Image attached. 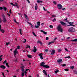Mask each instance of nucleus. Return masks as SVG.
<instances>
[{"instance_id":"nucleus-1","label":"nucleus","mask_w":77,"mask_h":77,"mask_svg":"<svg viewBox=\"0 0 77 77\" xmlns=\"http://www.w3.org/2000/svg\"><path fill=\"white\" fill-rule=\"evenodd\" d=\"M68 31L69 32H72V33H73V32H74L75 31V29L74 28L71 27L69 29Z\"/></svg>"},{"instance_id":"nucleus-2","label":"nucleus","mask_w":77,"mask_h":77,"mask_svg":"<svg viewBox=\"0 0 77 77\" xmlns=\"http://www.w3.org/2000/svg\"><path fill=\"white\" fill-rule=\"evenodd\" d=\"M58 30L60 32H63V29L62 28V26L59 25L58 26Z\"/></svg>"},{"instance_id":"nucleus-3","label":"nucleus","mask_w":77,"mask_h":77,"mask_svg":"<svg viewBox=\"0 0 77 77\" xmlns=\"http://www.w3.org/2000/svg\"><path fill=\"white\" fill-rule=\"evenodd\" d=\"M37 25L36 26L35 25V28H36V29H38V28H39V26H40V25L41 24L40 23V22L38 21L37 22Z\"/></svg>"},{"instance_id":"nucleus-4","label":"nucleus","mask_w":77,"mask_h":77,"mask_svg":"<svg viewBox=\"0 0 77 77\" xmlns=\"http://www.w3.org/2000/svg\"><path fill=\"white\" fill-rule=\"evenodd\" d=\"M62 63V59H60L58 60V63L61 64Z\"/></svg>"},{"instance_id":"nucleus-5","label":"nucleus","mask_w":77,"mask_h":77,"mask_svg":"<svg viewBox=\"0 0 77 77\" xmlns=\"http://www.w3.org/2000/svg\"><path fill=\"white\" fill-rule=\"evenodd\" d=\"M58 8L59 9H61L62 8V6L60 4H58Z\"/></svg>"},{"instance_id":"nucleus-6","label":"nucleus","mask_w":77,"mask_h":77,"mask_svg":"<svg viewBox=\"0 0 77 77\" xmlns=\"http://www.w3.org/2000/svg\"><path fill=\"white\" fill-rule=\"evenodd\" d=\"M15 4L16 5H14L13 3H11L10 5H11L12 6H18V4L17 2H15Z\"/></svg>"},{"instance_id":"nucleus-7","label":"nucleus","mask_w":77,"mask_h":77,"mask_svg":"<svg viewBox=\"0 0 77 77\" xmlns=\"http://www.w3.org/2000/svg\"><path fill=\"white\" fill-rule=\"evenodd\" d=\"M37 50V49L36 48V47L35 46H34V49L32 50V51L34 52V53H36V51Z\"/></svg>"},{"instance_id":"nucleus-8","label":"nucleus","mask_w":77,"mask_h":77,"mask_svg":"<svg viewBox=\"0 0 77 77\" xmlns=\"http://www.w3.org/2000/svg\"><path fill=\"white\" fill-rule=\"evenodd\" d=\"M40 57V58L41 59H43V57H42V54L40 53L38 55Z\"/></svg>"},{"instance_id":"nucleus-9","label":"nucleus","mask_w":77,"mask_h":77,"mask_svg":"<svg viewBox=\"0 0 77 77\" xmlns=\"http://www.w3.org/2000/svg\"><path fill=\"white\" fill-rule=\"evenodd\" d=\"M14 55L15 56L16 54H18V51H17V49H15L14 51Z\"/></svg>"},{"instance_id":"nucleus-10","label":"nucleus","mask_w":77,"mask_h":77,"mask_svg":"<svg viewBox=\"0 0 77 77\" xmlns=\"http://www.w3.org/2000/svg\"><path fill=\"white\" fill-rule=\"evenodd\" d=\"M60 23L62 25H65V26H66V24L63 22L60 21Z\"/></svg>"},{"instance_id":"nucleus-11","label":"nucleus","mask_w":77,"mask_h":77,"mask_svg":"<svg viewBox=\"0 0 77 77\" xmlns=\"http://www.w3.org/2000/svg\"><path fill=\"white\" fill-rule=\"evenodd\" d=\"M0 68H2V69H5L6 68L5 66L3 65L0 66Z\"/></svg>"},{"instance_id":"nucleus-12","label":"nucleus","mask_w":77,"mask_h":77,"mask_svg":"<svg viewBox=\"0 0 77 77\" xmlns=\"http://www.w3.org/2000/svg\"><path fill=\"white\" fill-rule=\"evenodd\" d=\"M21 70L22 71H23V72H24V67L23 66H22L21 67Z\"/></svg>"},{"instance_id":"nucleus-13","label":"nucleus","mask_w":77,"mask_h":77,"mask_svg":"<svg viewBox=\"0 0 77 77\" xmlns=\"http://www.w3.org/2000/svg\"><path fill=\"white\" fill-rule=\"evenodd\" d=\"M45 64V63L44 62H42V63L41 64V66H43V67H44V66H45V65L44 64Z\"/></svg>"},{"instance_id":"nucleus-14","label":"nucleus","mask_w":77,"mask_h":77,"mask_svg":"<svg viewBox=\"0 0 77 77\" xmlns=\"http://www.w3.org/2000/svg\"><path fill=\"white\" fill-rule=\"evenodd\" d=\"M24 15L25 16V18H26V20H29V18H28V17H27V16L26 14H24Z\"/></svg>"},{"instance_id":"nucleus-15","label":"nucleus","mask_w":77,"mask_h":77,"mask_svg":"<svg viewBox=\"0 0 77 77\" xmlns=\"http://www.w3.org/2000/svg\"><path fill=\"white\" fill-rule=\"evenodd\" d=\"M55 53V50H52L51 51V54L53 55Z\"/></svg>"},{"instance_id":"nucleus-16","label":"nucleus","mask_w":77,"mask_h":77,"mask_svg":"<svg viewBox=\"0 0 77 77\" xmlns=\"http://www.w3.org/2000/svg\"><path fill=\"white\" fill-rule=\"evenodd\" d=\"M44 68H50V66L47 65H45L44 66V67H43Z\"/></svg>"},{"instance_id":"nucleus-17","label":"nucleus","mask_w":77,"mask_h":77,"mask_svg":"<svg viewBox=\"0 0 77 77\" xmlns=\"http://www.w3.org/2000/svg\"><path fill=\"white\" fill-rule=\"evenodd\" d=\"M40 32H42L44 34H45V35H47V32H45V31L42 30H41L40 31Z\"/></svg>"},{"instance_id":"nucleus-18","label":"nucleus","mask_w":77,"mask_h":77,"mask_svg":"<svg viewBox=\"0 0 77 77\" xmlns=\"http://www.w3.org/2000/svg\"><path fill=\"white\" fill-rule=\"evenodd\" d=\"M27 56L29 57V58H32V56L30 54L27 55Z\"/></svg>"},{"instance_id":"nucleus-19","label":"nucleus","mask_w":77,"mask_h":77,"mask_svg":"<svg viewBox=\"0 0 77 77\" xmlns=\"http://www.w3.org/2000/svg\"><path fill=\"white\" fill-rule=\"evenodd\" d=\"M4 23H6V20L5 17H3V20H2Z\"/></svg>"},{"instance_id":"nucleus-20","label":"nucleus","mask_w":77,"mask_h":77,"mask_svg":"<svg viewBox=\"0 0 77 77\" xmlns=\"http://www.w3.org/2000/svg\"><path fill=\"white\" fill-rule=\"evenodd\" d=\"M43 73H44L45 75H47V72H46V71H45V70H43Z\"/></svg>"},{"instance_id":"nucleus-21","label":"nucleus","mask_w":77,"mask_h":77,"mask_svg":"<svg viewBox=\"0 0 77 77\" xmlns=\"http://www.w3.org/2000/svg\"><path fill=\"white\" fill-rule=\"evenodd\" d=\"M37 2L39 3H42V1L38 0L37 1Z\"/></svg>"},{"instance_id":"nucleus-22","label":"nucleus","mask_w":77,"mask_h":77,"mask_svg":"<svg viewBox=\"0 0 77 77\" xmlns=\"http://www.w3.org/2000/svg\"><path fill=\"white\" fill-rule=\"evenodd\" d=\"M53 43H54V42H50L48 43V45H50V44H53Z\"/></svg>"},{"instance_id":"nucleus-23","label":"nucleus","mask_w":77,"mask_h":77,"mask_svg":"<svg viewBox=\"0 0 77 77\" xmlns=\"http://www.w3.org/2000/svg\"><path fill=\"white\" fill-rule=\"evenodd\" d=\"M14 22L15 23H17V24H19V23L17 22V21H16V19H14Z\"/></svg>"},{"instance_id":"nucleus-24","label":"nucleus","mask_w":77,"mask_h":77,"mask_svg":"<svg viewBox=\"0 0 77 77\" xmlns=\"http://www.w3.org/2000/svg\"><path fill=\"white\" fill-rule=\"evenodd\" d=\"M20 49V46H17V48L15 49V50H17V49Z\"/></svg>"},{"instance_id":"nucleus-25","label":"nucleus","mask_w":77,"mask_h":77,"mask_svg":"<svg viewBox=\"0 0 77 77\" xmlns=\"http://www.w3.org/2000/svg\"><path fill=\"white\" fill-rule=\"evenodd\" d=\"M0 31L2 32V33H4L5 32V30L3 29H0Z\"/></svg>"},{"instance_id":"nucleus-26","label":"nucleus","mask_w":77,"mask_h":77,"mask_svg":"<svg viewBox=\"0 0 77 77\" xmlns=\"http://www.w3.org/2000/svg\"><path fill=\"white\" fill-rule=\"evenodd\" d=\"M74 41L75 42H77V38L75 39L72 41Z\"/></svg>"},{"instance_id":"nucleus-27","label":"nucleus","mask_w":77,"mask_h":77,"mask_svg":"<svg viewBox=\"0 0 77 77\" xmlns=\"http://www.w3.org/2000/svg\"><path fill=\"white\" fill-rule=\"evenodd\" d=\"M28 24H30V25H31V27H32V28L33 27V26L32 25V24L30 23L29 22H28Z\"/></svg>"},{"instance_id":"nucleus-28","label":"nucleus","mask_w":77,"mask_h":77,"mask_svg":"<svg viewBox=\"0 0 77 77\" xmlns=\"http://www.w3.org/2000/svg\"><path fill=\"white\" fill-rule=\"evenodd\" d=\"M35 10H36V11H37V10L38 9V6L36 5L35 6Z\"/></svg>"},{"instance_id":"nucleus-29","label":"nucleus","mask_w":77,"mask_h":77,"mask_svg":"<svg viewBox=\"0 0 77 77\" xmlns=\"http://www.w3.org/2000/svg\"><path fill=\"white\" fill-rule=\"evenodd\" d=\"M3 9L4 11H6V9H7V8H6V7H4L3 8Z\"/></svg>"},{"instance_id":"nucleus-30","label":"nucleus","mask_w":77,"mask_h":77,"mask_svg":"<svg viewBox=\"0 0 77 77\" xmlns=\"http://www.w3.org/2000/svg\"><path fill=\"white\" fill-rule=\"evenodd\" d=\"M54 17H56V16L55 15H53L52 16L51 18H54Z\"/></svg>"},{"instance_id":"nucleus-31","label":"nucleus","mask_w":77,"mask_h":77,"mask_svg":"<svg viewBox=\"0 0 77 77\" xmlns=\"http://www.w3.org/2000/svg\"><path fill=\"white\" fill-rule=\"evenodd\" d=\"M8 63H6V65L7 66V67H8V68H9V66L8 65Z\"/></svg>"},{"instance_id":"nucleus-32","label":"nucleus","mask_w":77,"mask_h":77,"mask_svg":"<svg viewBox=\"0 0 77 77\" xmlns=\"http://www.w3.org/2000/svg\"><path fill=\"white\" fill-rule=\"evenodd\" d=\"M19 31H20V35H23V34L22 33H21V29H20Z\"/></svg>"},{"instance_id":"nucleus-33","label":"nucleus","mask_w":77,"mask_h":77,"mask_svg":"<svg viewBox=\"0 0 77 77\" xmlns=\"http://www.w3.org/2000/svg\"><path fill=\"white\" fill-rule=\"evenodd\" d=\"M70 68H71V69H74V66H70Z\"/></svg>"},{"instance_id":"nucleus-34","label":"nucleus","mask_w":77,"mask_h":77,"mask_svg":"<svg viewBox=\"0 0 77 77\" xmlns=\"http://www.w3.org/2000/svg\"><path fill=\"white\" fill-rule=\"evenodd\" d=\"M55 73L57 74L58 72V70H55L54 71Z\"/></svg>"},{"instance_id":"nucleus-35","label":"nucleus","mask_w":77,"mask_h":77,"mask_svg":"<svg viewBox=\"0 0 77 77\" xmlns=\"http://www.w3.org/2000/svg\"><path fill=\"white\" fill-rule=\"evenodd\" d=\"M49 27H50V28H51V29H52V28H53V25H50Z\"/></svg>"},{"instance_id":"nucleus-36","label":"nucleus","mask_w":77,"mask_h":77,"mask_svg":"<svg viewBox=\"0 0 77 77\" xmlns=\"http://www.w3.org/2000/svg\"><path fill=\"white\" fill-rule=\"evenodd\" d=\"M32 34L35 36H36V35L35 34V32H32Z\"/></svg>"},{"instance_id":"nucleus-37","label":"nucleus","mask_w":77,"mask_h":77,"mask_svg":"<svg viewBox=\"0 0 77 77\" xmlns=\"http://www.w3.org/2000/svg\"><path fill=\"white\" fill-rule=\"evenodd\" d=\"M65 59H66V58H71V57H70V56H68V57H65Z\"/></svg>"},{"instance_id":"nucleus-38","label":"nucleus","mask_w":77,"mask_h":77,"mask_svg":"<svg viewBox=\"0 0 77 77\" xmlns=\"http://www.w3.org/2000/svg\"><path fill=\"white\" fill-rule=\"evenodd\" d=\"M6 62H7V61L5 60L4 62H3V63L5 64V63H6Z\"/></svg>"},{"instance_id":"nucleus-39","label":"nucleus","mask_w":77,"mask_h":77,"mask_svg":"<svg viewBox=\"0 0 77 77\" xmlns=\"http://www.w3.org/2000/svg\"><path fill=\"white\" fill-rule=\"evenodd\" d=\"M64 70H65V71H69V69H64Z\"/></svg>"},{"instance_id":"nucleus-40","label":"nucleus","mask_w":77,"mask_h":77,"mask_svg":"<svg viewBox=\"0 0 77 77\" xmlns=\"http://www.w3.org/2000/svg\"><path fill=\"white\" fill-rule=\"evenodd\" d=\"M24 41H25L23 42V43H25L26 42V41H27L26 40V39H24Z\"/></svg>"},{"instance_id":"nucleus-41","label":"nucleus","mask_w":77,"mask_h":77,"mask_svg":"<svg viewBox=\"0 0 77 77\" xmlns=\"http://www.w3.org/2000/svg\"><path fill=\"white\" fill-rule=\"evenodd\" d=\"M26 46L28 47V48H29V49H30V46L29 45H27Z\"/></svg>"},{"instance_id":"nucleus-42","label":"nucleus","mask_w":77,"mask_h":77,"mask_svg":"<svg viewBox=\"0 0 77 77\" xmlns=\"http://www.w3.org/2000/svg\"><path fill=\"white\" fill-rule=\"evenodd\" d=\"M53 22H54V21H56V18H54L53 20Z\"/></svg>"},{"instance_id":"nucleus-43","label":"nucleus","mask_w":77,"mask_h":77,"mask_svg":"<svg viewBox=\"0 0 77 77\" xmlns=\"http://www.w3.org/2000/svg\"><path fill=\"white\" fill-rule=\"evenodd\" d=\"M9 44H10V42H8V43H6V45H8Z\"/></svg>"},{"instance_id":"nucleus-44","label":"nucleus","mask_w":77,"mask_h":77,"mask_svg":"<svg viewBox=\"0 0 77 77\" xmlns=\"http://www.w3.org/2000/svg\"><path fill=\"white\" fill-rule=\"evenodd\" d=\"M61 51H62V50L59 49L58 50V52H60Z\"/></svg>"},{"instance_id":"nucleus-45","label":"nucleus","mask_w":77,"mask_h":77,"mask_svg":"<svg viewBox=\"0 0 77 77\" xmlns=\"http://www.w3.org/2000/svg\"><path fill=\"white\" fill-rule=\"evenodd\" d=\"M66 64H63L61 65L62 66H66Z\"/></svg>"},{"instance_id":"nucleus-46","label":"nucleus","mask_w":77,"mask_h":77,"mask_svg":"<svg viewBox=\"0 0 77 77\" xmlns=\"http://www.w3.org/2000/svg\"><path fill=\"white\" fill-rule=\"evenodd\" d=\"M53 3H54V4L55 5H56V2L54 1L53 2Z\"/></svg>"},{"instance_id":"nucleus-47","label":"nucleus","mask_w":77,"mask_h":77,"mask_svg":"<svg viewBox=\"0 0 77 77\" xmlns=\"http://www.w3.org/2000/svg\"><path fill=\"white\" fill-rule=\"evenodd\" d=\"M41 42L40 41L38 40V41H37V43H40Z\"/></svg>"},{"instance_id":"nucleus-48","label":"nucleus","mask_w":77,"mask_h":77,"mask_svg":"<svg viewBox=\"0 0 77 77\" xmlns=\"http://www.w3.org/2000/svg\"><path fill=\"white\" fill-rule=\"evenodd\" d=\"M24 73L25 74V75L26 76H27V75H26L27 74V72H26V71H25V72H24Z\"/></svg>"},{"instance_id":"nucleus-49","label":"nucleus","mask_w":77,"mask_h":77,"mask_svg":"<svg viewBox=\"0 0 77 77\" xmlns=\"http://www.w3.org/2000/svg\"><path fill=\"white\" fill-rule=\"evenodd\" d=\"M70 25L71 26H73L74 27V26H75V25H72V24H70Z\"/></svg>"},{"instance_id":"nucleus-50","label":"nucleus","mask_w":77,"mask_h":77,"mask_svg":"<svg viewBox=\"0 0 77 77\" xmlns=\"http://www.w3.org/2000/svg\"><path fill=\"white\" fill-rule=\"evenodd\" d=\"M2 74L3 76V77H4V76H5V74L3 72H2Z\"/></svg>"},{"instance_id":"nucleus-51","label":"nucleus","mask_w":77,"mask_h":77,"mask_svg":"<svg viewBox=\"0 0 77 77\" xmlns=\"http://www.w3.org/2000/svg\"><path fill=\"white\" fill-rule=\"evenodd\" d=\"M3 9V8L2 7H0V10H2Z\"/></svg>"},{"instance_id":"nucleus-52","label":"nucleus","mask_w":77,"mask_h":77,"mask_svg":"<svg viewBox=\"0 0 77 77\" xmlns=\"http://www.w3.org/2000/svg\"><path fill=\"white\" fill-rule=\"evenodd\" d=\"M74 73L75 74H77V71L74 72Z\"/></svg>"},{"instance_id":"nucleus-53","label":"nucleus","mask_w":77,"mask_h":77,"mask_svg":"<svg viewBox=\"0 0 77 77\" xmlns=\"http://www.w3.org/2000/svg\"><path fill=\"white\" fill-rule=\"evenodd\" d=\"M65 50L66 51H68V49H67L66 48L65 49Z\"/></svg>"},{"instance_id":"nucleus-54","label":"nucleus","mask_w":77,"mask_h":77,"mask_svg":"<svg viewBox=\"0 0 77 77\" xmlns=\"http://www.w3.org/2000/svg\"><path fill=\"white\" fill-rule=\"evenodd\" d=\"M40 44L41 45H42V42H41L40 43Z\"/></svg>"},{"instance_id":"nucleus-55","label":"nucleus","mask_w":77,"mask_h":77,"mask_svg":"<svg viewBox=\"0 0 77 77\" xmlns=\"http://www.w3.org/2000/svg\"><path fill=\"white\" fill-rule=\"evenodd\" d=\"M49 38L48 37H46V40H48Z\"/></svg>"},{"instance_id":"nucleus-56","label":"nucleus","mask_w":77,"mask_h":77,"mask_svg":"<svg viewBox=\"0 0 77 77\" xmlns=\"http://www.w3.org/2000/svg\"><path fill=\"white\" fill-rule=\"evenodd\" d=\"M45 51H46V52H47L48 51V49H46L45 50Z\"/></svg>"},{"instance_id":"nucleus-57","label":"nucleus","mask_w":77,"mask_h":77,"mask_svg":"<svg viewBox=\"0 0 77 77\" xmlns=\"http://www.w3.org/2000/svg\"><path fill=\"white\" fill-rule=\"evenodd\" d=\"M71 39V37H68L67 38V39Z\"/></svg>"},{"instance_id":"nucleus-58","label":"nucleus","mask_w":77,"mask_h":77,"mask_svg":"<svg viewBox=\"0 0 77 77\" xmlns=\"http://www.w3.org/2000/svg\"><path fill=\"white\" fill-rule=\"evenodd\" d=\"M24 76V73H22V76Z\"/></svg>"},{"instance_id":"nucleus-59","label":"nucleus","mask_w":77,"mask_h":77,"mask_svg":"<svg viewBox=\"0 0 77 77\" xmlns=\"http://www.w3.org/2000/svg\"><path fill=\"white\" fill-rule=\"evenodd\" d=\"M27 1L29 3H30V1H29V0H27Z\"/></svg>"},{"instance_id":"nucleus-60","label":"nucleus","mask_w":77,"mask_h":77,"mask_svg":"<svg viewBox=\"0 0 77 77\" xmlns=\"http://www.w3.org/2000/svg\"><path fill=\"white\" fill-rule=\"evenodd\" d=\"M9 13L10 14H11V9H10Z\"/></svg>"},{"instance_id":"nucleus-61","label":"nucleus","mask_w":77,"mask_h":77,"mask_svg":"<svg viewBox=\"0 0 77 77\" xmlns=\"http://www.w3.org/2000/svg\"><path fill=\"white\" fill-rule=\"evenodd\" d=\"M2 58L0 57V61H2Z\"/></svg>"},{"instance_id":"nucleus-62","label":"nucleus","mask_w":77,"mask_h":77,"mask_svg":"<svg viewBox=\"0 0 77 77\" xmlns=\"http://www.w3.org/2000/svg\"><path fill=\"white\" fill-rule=\"evenodd\" d=\"M28 70H29V69H26V70H25V71H28Z\"/></svg>"},{"instance_id":"nucleus-63","label":"nucleus","mask_w":77,"mask_h":77,"mask_svg":"<svg viewBox=\"0 0 77 77\" xmlns=\"http://www.w3.org/2000/svg\"><path fill=\"white\" fill-rule=\"evenodd\" d=\"M65 8H63L62 9V11H64V10H65Z\"/></svg>"},{"instance_id":"nucleus-64","label":"nucleus","mask_w":77,"mask_h":77,"mask_svg":"<svg viewBox=\"0 0 77 77\" xmlns=\"http://www.w3.org/2000/svg\"><path fill=\"white\" fill-rule=\"evenodd\" d=\"M37 77H39V74H37Z\"/></svg>"}]
</instances>
